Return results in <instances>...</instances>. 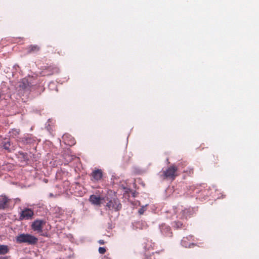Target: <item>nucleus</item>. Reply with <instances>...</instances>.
Listing matches in <instances>:
<instances>
[{
	"instance_id": "7ed1b4c3",
	"label": "nucleus",
	"mask_w": 259,
	"mask_h": 259,
	"mask_svg": "<svg viewBox=\"0 0 259 259\" xmlns=\"http://www.w3.org/2000/svg\"><path fill=\"white\" fill-rule=\"evenodd\" d=\"M106 207H107L110 210L117 211L120 210L121 209L122 204H121L120 200L118 199L114 198L107 203Z\"/></svg>"
},
{
	"instance_id": "dca6fc26",
	"label": "nucleus",
	"mask_w": 259,
	"mask_h": 259,
	"mask_svg": "<svg viewBox=\"0 0 259 259\" xmlns=\"http://www.w3.org/2000/svg\"><path fill=\"white\" fill-rule=\"evenodd\" d=\"M20 133V130L19 129H13L12 131L10 132L11 134V136L14 138L16 137L18 135H19Z\"/></svg>"
},
{
	"instance_id": "0eeeda50",
	"label": "nucleus",
	"mask_w": 259,
	"mask_h": 259,
	"mask_svg": "<svg viewBox=\"0 0 259 259\" xmlns=\"http://www.w3.org/2000/svg\"><path fill=\"white\" fill-rule=\"evenodd\" d=\"M10 200L6 196H0V209H4L8 207Z\"/></svg>"
},
{
	"instance_id": "1a4fd4ad",
	"label": "nucleus",
	"mask_w": 259,
	"mask_h": 259,
	"mask_svg": "<svg viewBox=\"0 0 259 259\" xmlns=\"http://www.w3.org/2000/svg\"><path fill=\"white\" fill-rule=\"evenodd\" d=\"M161 232L165 236L169 237L172 236V233L171 231L170 227L163 225L161 227Z\"/></svg>"
},
{
	"instance_id": "4be33fe9",
	"label": "nucleus",
	"mask_w": 259,
	"mask_h": 259,
	"mask_svg": "<svg viewBox=\"0 0 259 259\" xmlns=\"http://www.w3.org/2000/svg\"><path fill=\"white\" fill-rule=\"evenodd\" d=\"M145 209L144 207H142L139 210V213L140 214H143L145 211Z\"/></svg>"
},
{
	"instance_id": "f3484780",
	"label": "nucleus",
	"mask_w": 259,
	"mask_h": 259,
	"mask_svg": "<svg viewBox=\"0 0 259 259\" xmlns=\"http://www.w3.org/2000/svg\"><path fill=\"white\" fill-rule=\"evenodd\" d=\"M19 155L21 156V158H22L24 160L28 161L29 160V158L27 153H24L22 152H19Z\"/></svg>"
},
{
	"instance_id": "6e6552de",
	"label": "nucleus",
	"mask_w": 259,
	"mask_h": 259,
	"mask_svg": "<svg viewBox=\"0 0 259 259\" xmlns=\"http://www.w3.org/2000/svg\"><path fill=\"white\" fill-rule=\"evenodd\" d=\"M193 214V210L191 208H185L183 210L180 215H181V219H188V218H190Z\"/></svg>"
},
{
	"instance_id": "a211bd4d",
	"label": "nucleus",
	"mask_w": 259,
	"mask_h": 259,
	"mask_svg": "<svg viewBox=\"0 0 259 259\" xmlns=\"http://www.w3.org/2000/svg\"><path fill=\"white\" fill-rule=\"evenodd\" d=\"M184 172L187 173L189 176H191L194 173V169L193 168L189 167L186 170H184Z\"/></svg>"
},
{
	"instance_id": "b1692460",
	"label": "nucleus",
	"mask_w": 259,
	"mask_h": 259,
	"mask_svg": "<svg viewBox=\"0 0 259 259\" xmlns=\"http://www.w3.org/2000/svg\"><path fill=\"white\" fill-rule=\"evenodd\" d=\"M54 71L52 73H50L49 74H53L54 72H57V71H58V69H57V68H54Z\"/></svg>"
},
{
	"instance_id": "423d86ee",
	"label": "nucleus",
	"mask_w": 259,
	"mask_h": 259,
	"mask_svg": "<svg viewBox=\"0 0 259 259\" xmlns=\"http://www.w3.org/2000/svg\"><path fill=\"white\" fill-rule=\"evenodd\" d=\"M45 224V222L42 220H36L32 223L31 228L34 231L40 233L42 232V227Z\"/></svg>"
},
{
	"instance_id": "f257e3e1",
	"label": "nucleus",
	"mask_w": 259,
	"mask_h": 259,
	"mask_svg": "<svg viewBox=\"0 0 259 259\" xmlns=\"http://www.w3.org/2000/svg\"><path fill=\"white\" fill-rule=\"evenodd\" d=\"M178 168L175 164L168 166L166 169L161 171L160 177L162 180H169L174 181L179 176L178 173Z\"/></svg>"
},
{
	"instance_id": "9d476101",
	"label": "nucleus",
	"mask_w": 259,
	"mask_h": 259,
	"mask_svg": "<svg viewBox=\"0 0 259 259\" xmlns=\"http://www.w3.org/2000/svg\"><path fill=\"white\" fill-rule=\"evenodd\" d=\"M101 198L95 195H92L90 197V201L95 205H100L101 203Z\"/></svg>"
},
{
	"instance_id": "20e7f679",
	"label": "nucleus",
	"mask_w": 259,
	"mask_h": 259,
	"mask_svg": "<svg viewBox=\"0 0 259 259\" xmlns=\"http://www.w3.org/2000/svg\"><path fill=\"white\" fill-rule=\"evenodd\" d=\"M33 215L34 212L30 208H26L20 213L19 218L20 220H30L32 219Z\"/></svg>"
},
{
	"instance_id": "412c9836",
	"label": "nucleus",
	"mask_w": 259,
	"mask_h": 259,
	"mask_svg": "<svg viewBox=\"0 0 259 259\" xmlns=\"http://www.w3.org/2000/svg\"><path fill=\"white\" fill-rule=\"evenodd\" d=\"M65 143L67 145H74V143H75V142H74V139H72V138H71V140L70 141V142L69 143H67L66 142H65Z\"/></svg>"
},
{
	"instance_id": "ddd939ff",
	"label": "nucleus",
	"mask_w": 259,
	"mask_h": 259,
	"mask_svg": "<svg viewBox=\"0 0 259 259\" xmlns=\"http://www.w3.org/2000/svg\"><path fill=\"white\" fill-rule=\"evenodd\" d=\"M21 142L23 143L24 144H30L34 141V140L31 138L27 136H25L21 139Z\"/></svg>"
},
{
	"instance_id": "6ab92c4d",
	"label": "nucleus",
	"mask_w": 259,
	"mask_h": 259,
	"mask_svg": "<svg viewBox=\"0 0 259 259\" xmlns=\"http://www.w3.org/2000/svg\"><path fill=\"white\" fill-rule=\"evenodd\" d=\"M10 146V142L9 141H7V142H5L3 145L4 149L6 150H9Z\"/></svg>"
},
{
	"instance_id": "f8f14e48",
	"label": "nucleus",
	"mask_w": 259,
	"mask_h": 259,
	"mask_svg": "<svg viewBox=\"0 0 259 259\" xmlns=\"http://www.w3.org/2000/svg\"><path fill=\"white\" fill-rule=\"evenodd\" d=\"M20 87L28 91H31L33 87V85H30L28 80L25 79L23 80L22 84L20 85Z\"/></svg>"
},
{
	"instance_id": "393cba45",
	"label": "nucleus",
	"mask_w": 259,
	"mask_h": 259,
	"mask_svg": "<svg viewBox=\"0 0 259 259\" xmlns=\"http://www.w3.org/2000/svg\"><path fill=\"white\" fill-rule=\"evenodd\" d=\"M67 137H68V136H67V135H64V136H63V139L64 140H65V139H66V138H67Z\"/></svg>"
},
{
	"instance_id": "aec40b11",
	"label": "nucleus",
	"mask_w": 259,
	"mask_h": 259,
	"mask_svg": "<svg viewBox=\"0 0 259 259\" xmlns=\"http://www.w3.org/2000/svg\"><path fill=\"white\" fill-rule=\"evenodd\" d=\"M98 251L100 253L104 254L106 251V249L105 247H100Z\"/></svg>"
},
{
	"instance_id": "9b49d317",
	"label": "nucleus",
	"mask_w": 259,
	"mask_h": 259,
	"mask_svg": "<svg viewBox=\"0 0 259 259\" xmlns=\"http://www.w3.org/2000/svg\"><path fill=\"white\" fill-rule=\"evenodd\" d=\"M40 50V47L36 45H32L28 46L27 48V53L29 54L36 53Z\"/></svg>"
},
{
	"instance_id": "bb28decb",
	"label": "nucleus",
	"mask_w": 259,
	"mask_h": 259,
	"mask_svg": "<svg viewBox=\"0 0 259 259\" xmlns=\"http://www.w3.org/2000/svg\"><path fill=\"white\" fill-rule=\"evenodd\" d=\"M57 53L59 55L61 54V52H60L59 51H58Z\"/></svg>"
},
{
	"instance_id": "5701e85b",
	"label": "nucleus",
	"mask_w": 259,
	"mask_h": 259,
	"mask_svg": "<svg viewBox=\"0 0 259 259\" xmlns=\"http://www.w3.org/2000/svg\"><path fill=\"white\" fill-rule=\"evenodd\" d=\"M98 242L99 244H102V245L105 244V241L104 240H99L98 241Z\"/></svg>"
},
{
	"instance_id": "a878e982",
	"label": "nucleus",
	"mask_w": 259,
	"mask_h": 259,
	"mask_svg": "<svg viewBox=\"0 0 259 259\" xmlns=\"http://www.w3.org/2000/svg\"><path fill=\"white\" fill-rule=\"evenodd\" d=\"M2 96V94H1V92H0V99H1Z\"/></svg>"
},
{
	"instance_id": "39448f33",
	"label": "nucleus",
	"mask_w": 259,
	"mask_h": 259,
	"mask_svg": "<svg viewBox=\"0 0 259 259\" xmlns=\"http://www.w3.org/2000/svg\"><path fill=\"white\" fill-rule=\"evenodd\" d=\"M91 180L93 182H98L101 180L103 177V171L100 169H96L94 170L91 174Z\"/></svg>"
},
{
	"instance_id": "2eb2a0df",
	"label": "nucleus",
	"mask_w": 259,
	"mask_h": 259,
	"mask_svg": "<svg viewBox=\"0 0 259 259\" xmlns=\"http://www.w3.org/2000/svg\"><path fill=\"white\" fill-rule=\"evenodd\" d=\"M183 224L180 221H175L172 224V227L176 229H181L183 227Z\"/></svg>"
},
{
	"instance_id": "f03ea898",
	"label": "nucleus",
	"mask_w": 259,
	"mask_h": 259,
	"mask_svg": "<svg viewBox=\"0 0 259 259\" xmlns=\"http://www.w3.org/2000/svg\"><path fill=\"white\" fill-rule=\"evenodd\" d=\"M16 241L17 243H26L28 245H35L37 243L38 239L31 234L22 233L16 236Z\"/></svg>"
},
{
	"instance_id": "4468645a",
	"label": "nucleus",
	"mask_w": 259,
	"mask_h": 259,
	"mask_svg": "<svg viewBox=\"0 0 259 259\" xmlns=\"http://www.w3.org/2000/svg\"><path fill=\"white\" fill-rule=\"evenodd\" d=\"M9 251L8 247L7 245H0V254H5Z\"/></svg>"
}]
</instances>
